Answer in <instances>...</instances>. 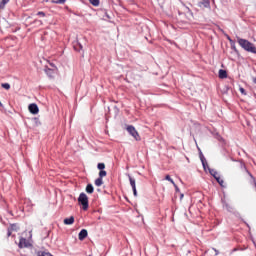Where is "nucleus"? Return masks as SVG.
<instances>
[{"label": "nucleus", "instance_id": "b1692460", "mask_svg": "<svg viewBox=\"0 0 256 256\" xmlns=\"http://www.w3.org/2000/svg\"><path fill=\"white\" fill-rule=\"evenodd\" d=\"M165 179H166V181L171 182L172 185H175V181L172 180L171 176L166 175Z\"/></svg>", "mask_w": 256, "mask_h": 256}, {"label": "nucleus", "instance_id": "ddd939ff", "mask_svg": "<svg viewBox=\"0 0 256 256\" xmlns=\"http://www.w3.org/2000/svg\"><path fill=\"white\" fill-rule=\"evenodd\" d=\"M95 185H96V187H101V185H103V178L98 177L95 180Z\"/></svg>", "mask_w": 256, "mask_h": 256}, {"label": "nucleus", "instance_id": "2eb2a0df", "mask_svg": "<svg viewBox=\"0 0 256 256\" xmlns=\"http://www.w3.org/2000/svg\"><path fill=\"white\" fill-rule=\"evenodd\" d=\"M7 3H9V0H2L0 2V11L1 9H5V6L7 5Z\"/></svg>", "mask_w": 256, "mask_h": 256}, {"label": "nucleus", "instance_id": "f704fd0d", "mask_svg": "<svg viewBox=\"0 0 256 256\" xmlns=\"http://www.w3.org/2000/svg\"><path fill=\"white\" fill-rule=\"evenodd\" d=\"M183 197H184V195H183V194H181L180 199H183Z\"/></svg>", "mask_w": 256, "mask_h": 256}, {"label": "nucleus", "instance_id": "39448f33", "mask_svg": "<svg viewBox=\"0 0 256 256\" xmlns=\"http://www.w3.org/2000/svg\"><path fill=\"white\" fill-rule=\"evenodd\" d=\"M28 109L32 115H37V113H39V106H37V104H30Z\"/></svg>", "mask_w": 256, "mask_h": 256}, {"label": "nucleus", "instance_id": "7ed1b4c3", "mask_svg": "<svg viewBox=\"0 0 256 256\" xmlns=\"http://www.w3.org/2000/svg\"><path fill=\"white\" fill-rule=\"evenodd\" d=\"M127 131H128V133L130 134V135H132L133 137H134V139L136 140V141H139V133L137 132V130L135 129V127H133V126H127Z\"/></svg>", "mask_w": 256, "mask_h": 256}, {"label": "nucleus", "instance_id": "7c9ffc66", "mask_svg": "<svg viewBox=\"0 0 256 256\" xmlns=\"http://www.w3.org/2000/svg\"><path fill=\"white\" fill-rule=\"evenodd\" d=\"M216 255H219V251L217 249H214Z\"/></svg>", "mask_w": 256, "mask_h": 256}, {"label": "nucleus", "instance_id": "2f4dec72", "mask_svg": "<svg viewBox=\"0 0 256 256\" xmlns=\"http://www.w3.org/2000/svg\"><path fill=\"white\" fill-rule=\"evenodd\" d=\"M80 49H83V45H81V43H78Z\"/></svg>", "mask_w": 256, "mask_h": 256}, {"label": "nucleus", "instance_id": "72a5a7b5", "mask_svg": "<svg viewBox=\"0 0 256 256\" xmlns=\"http://www.w3.org/2000/svg\"><path fill=\"white\" fill-rule=\"evenodd\" d=\"M253 83H255V85H256V78L253 79Z\"/></svg>", "mask_w": 256, "mask_h": 256}, {"label": "nucleus", "instance_id": "4c0bfd02", "mask_svg": "<svg viewBox=\"0 0 256 256\" xmlns=\"http://www.w3.org/2000/svg\"><path fill=\"white\" fill-rule=\"evenodd\" d=\"M255 247H256V244L254 243Z\"/></svg>", "mask_w": 256, "mask_h": 256}, {"label": "nucleus", "instance_id": "393cba45", "mask_svg": "<svg viewBox=\"0 0 256 256\" xmlns=\"http://www.w3.org/2000/svg\"><path fill=\"white\" fill-rule=\"evenodd\" d=\"M66 0H56L53 1V3H56L57 5H63V3H65Z\"/></svg>", "mask_w": 256, "mask_h": 256}, {"label": "nucleus", "instance_id": "f3484780", "mask_svg": "<svg viewBox=\"0 0 256 256\" xmlns=\"http://www.w3.org/2000/svg\"><path fill=\"white\" fill-rule=\"evenodd\" d=\"M89 3H91V5H93L94 7H99V0H88Z\"/></svg>", "mask_w": 256, "mask_h": 256}, {"label": "nucleus", "instance_id": "4be33fe9", "mask_svg": "<svg viewBox=\"0 0 256 256\" xmlns=\"http://www.w3.org/2000/svg\"><path fill=\"white\" fill-rule=\"evenodd\" d=\"M45 71L48 76L53 77V70H51L50 68H46Z\"/></svg>", "mask_w": 256, "mask_h": 256}, {"label": "nucleus", "instance_id": "5701e85b", "mask_svg": "<svg viewBox=\"0 0 256 256\" xmlns=\"http://www.w3.org/2000/svg\"><path fill=\"white\" fill-rule=\"evenodd\" d=\"M97 167L100 171H103L105 169V163H98Z\"/></svg>", "mask_w": 256, "mask_h": 256}, {"label": "nucleus", "instance_id": "423d86ee", "mask_svg": "<svg viewBox=\"0 0 256 256\" xmlns=\"http://www.w3.org/2000/svg\"><path fill=\"white\" fill-rule=\"evenodd\" d=\"M200 161H201L205 171H207V169L208 170L211 169V168H209V164H207V159H205V156H203V153H200Z\"/></svg>", "mask_w": 256, "mask_h": 256}, {"label": "nucleus", "instance_id": "f8f14e48", "mask_svg": "<svg viewBox=\"0 0 256 256\" xmlns=\"http://www.w3.org/2000/svg\"><path fill=\"white\" fill-rule=\"evenodd\" d=\"M209 173L210 175H212V177H214V179H217V177H219V173L215 169H209Z\"/></svg>", "mask_w": 256, "mask_h": 256}, {"label": "nucleus", "instance_id": "9d476101", "mask_svg": "<svg viewBox=\"0 0 256 256\" xmlns=\"http://www.w3.org/2000/svg\"><path fill=\"white\" fill-rule=\"evenodd\" d=\"M219 78L220 79H227V71L220 69L219 70Z\"/></svg>", "mask_w": 256, "mask_h": 256}, {"label": "nucleus", "instance_id": "20e7f679", "mask_svg": "<svg viewBox=\"0 0 256 256\" xmlns=\"http://www.w3.org/2000/svg\"><path fill=\"white\" fill-rule=\"evenodd\" d=\"M18 247L20 249H24L25 247H31V243H29L25 238H20Z\"/></svg>", "mask_w": 256, "mask_h": 256}, {"label": "nucleus", "instance_id": "bb28decb", "mask_svg": "<svg viewBox=\"0 0 256 256\" xmlns=\"http://www.w3.org/2000/svg\"><path fill=\"white\" fill-rule=\"evenodd\" d=\"M134 197H137V188H132Z\"/></svg>", "mask_w": 256, "mask_h": 256}, {"label": "nucleus", "instance_id": "dca6fc26", "mask_svg": "<svg viewBox=\"0 0 256 256\" xmlns=\"http://www.w3.org/2000/svg\"><path fill=\"white\" fill-rule=\"evenodd\" d=\"M37 256H53V255H51V253H49V252L39 251L37 253Z\"/></svg>", "mask_w": 256, "mask_h": 256}, {"label": "nucleus", "instance_id": "f257e3e1", "mask_svg": "<svg viewBox=\"0 0 256 256\" xmlns=\"http://www.w3.org/2000/svg\"><path fill=\"white\" fill-rule=\"evenodd\" d=\"M238 44L245 51H248L249 53H254L256 55V47L253 43H251L248 40H245L243 38H238Z\"/></svg>", "mask_w": 256, "mask_h": 256}, {"label": "nucleus", "instance_id": "c85d7f7f", "mask_svg": "<svg viewBox=\"0 0 256 256\" xmlns=\"http://www.w3.org/2000/svg\"><path fill=\"white\" fill-rule=\"evenodd\" d=\"M38 15H40L41 17H45V12H38Z\"/></svg>", "mask_w": 256, "mask_h": 256}, {"label": "nucleus", "instance_id": "1a4fd4ad", "mask_svg": "<svg viewBox=\"0 0 256 256\" xmlns=\"http://www.w3.org/2000/svg\"><path fill=\"white\" fill-rule=\"evenodd\" d=\"M75 223V217L71 216L64 219V225H73Z\"/></svg>", "mask_w": 256, "mask_h": 256}, {"label": "nucleus", "instance_id": "6ab92c4d", "mask_svg": "<svg viewBox=\"0 0 256 256\" xmlns=\"http://www.w3.org/2000/svg\"><path fill=\"white\" fill-rule=\"evenodd\" d=\"M99 177H100V179H103V177H107V171H105V170H100V172H99Z\"/></svg>", "mask_w": 256, "mask_h": 256}, {"label": "nucleus", "instance_id": "473e14b6", "mask_svg": "<svg viewBox=\"0 0 256 256\" xmlns=\"http://www.w3.org/2000/svg\"><path fill=\"white\" fill-rule=\"evenodd\" d=\"M11 235V230H8V237H10Z\"/></svg>", "mask_w": 256, "mask_h": 256}, {"label": "nucleus", "instance_id": "c756f323", "mask_svg": "<svg viewBox=\"0 0 256 256\" xmlns=\"http://www.w3.org/2000/svg\"><path fill=\"white\" fill-rule=\"evenodd\" d=\"M240 93H245V89L240 88Z\"/></svg>", "mask_w": 256, "mask_h": 256}, {"label": "nucleus", "instance_id": "e433bc0d", "mask_svg": "<svg viewBox=\"0 0 256 256\" xmlns=\"http://www.w3.org/2000/svg\"><path fill=\"white\" fill-rule=\"evenodd\" d=\"M186 9H187L188 11H190L189 8H186Z\"/></svg>", "mask_w": 256, "mask_h": 256}, {"label": "nucleus", "instance_id": "6e6552de", "mask_svg": "<svg viewBox=\"0 0 256 256\" xmlns=\"http://www.w3.org/2000/svg\"><path fill=\"white\" fill-rule=\"evenodd\" d=\"M88 233H87V230L85 229H82L79 234H78V239L80 241H83V239H85L87 237Z\"/></svg>", "mask_w": 256, "mask_h": 256}, {"label": "nucleus", "instance_id": "f03ea898", "mask_svg": "<svg viewBox=\"0 0 256 256\" xmlns=\"http://www.w3.org/2000/svg\"><path fill=\"white\" fill-rule=\"evenodd\" d=\"M78 203L82 205L83 211H87L89 209V197H87V194L82 192L78 197Z\"/></svg>", "mask_w": 256, "mask_h": 256}, {"label": "nucleus", "instance_id": "4468645a", "mask_svg": "<svg viewBox=\"0 0 256 256\" xmlns=\"http://www.w3.org/2000/svg\"><path fill=\"white\" fill-rule=\"evenodd\" d=\"M93 191H95V189L93 188V185L92 184H88L86 186V193H93Z\"/></svg>", "mask_w": 256, "mask_h": 256}, {"label": "nucleus", "instance_id": "0eeeda50", "mask_svg": "<svg viewBox=\"0 0 256 256\" xmlns=\"http://www.w3.org/2000/svg\"><path fill=\"white\" fill-rule=\"evenodd\" d=\"M211 3L209 0H202L201 2L198 3V7H203L204 9H209Z\"/></svg>", "mask_w": 256, "mask_h": 256}, {"label": "nucleus", "instance_id": "aec40b11", "mask_svg": "<svg viewBox=\"0 0 256 256\" xmlns=\"http://www.w3.org/2000/svg\"><path fill=\"white\" fill-rule=\"evenodd\" d=\"M215 179H216L217 183H219V185H220L221 187H223L224 181H223V179H221V176H218V177H216Z\"/></svg>", "mask_w": 256, "mask_h": 256}, {"label": "nucleus", "instance_id": "c9c22d12", "mask_svg": "<svg viewBox=\"0 0 256 256\" xmlns=\"http://www.w3.org/2000/svg\"><path fill=\"white\" fill-rule=\"evenodd\" d=\"M228 40H230V41H231V38H229V37H228Z\"/></svg>", "mask_w": 256, "mask_h": 256}, {"label": "nucleus", "instance_id": "a211bd4d", "mask_svg": "<svg viewBox=\"0 0 256 256\" xmlns=\"http://www.w3.org/2000/svg\"><path fill=\"white\" fill-rule=\"evenodd\" d=\"M1 87H3V89H6V91H9L11 89V85L9 83H2Z\"/></svg>", "mask_w": 256, "mask_h": 256}, {"label": "nucleus", "instance_id": "a878e982", "mask_svg": "<svg viewBox=\"0 0 256 256\" xmlns=\"http://www.w3.org/2000/svg\"><path fill=\"white\" fill-rule=\"evenodd\" d=\"M224 207H225V209H227V211H231V206H229V204H227V203H225L224 204Z\"/></svg>", "mask_w": 256, "mask_h": 256}, {"label": "nucleus", "instance_id": "412c9836", "mask_svg": "<svg viewBox=\"0 0 256 256\" xmlns=\"http://www.w3.org/2000/svg\"><path fill=\"white\" fill-rule=\"evenodd\" d=\"M10 229H11V231H19V226H17V224H12L10 226Z\"/></svg>", "mask_w": 256, "mask_h": 256}, {"label": "nucleus", "instance_id": "9b49d317", "mask_svg": "<svg viewBox=\"0 0 256 256\" xmlns=\"http://www.w3.org/2000/svg\"><path fill=\"white\" fill-rule=\"evenodd\" d=\"M128 178H129V182H130L132 189L137 188V186L135 184V178L131 177V175H129V174H128Z\"/></svg>", "mask_w": 256, "mask_h": 256}, {"label": "nucleus", "instance_id": "cd10ccee", "mask_svg": "<svg viewBox=\"0 0 256 256\" xmlns=\"http://www.w3.org/2000/svg\"><path fill=\"white\" fill-rule=\"evenodd\" d=\"M173 186L175 187L176 193H179V187L177 186V184L174 183Z\"/></svg>", "mask_w": 256, "mask_h": 256}]
</instances>
